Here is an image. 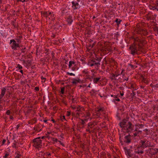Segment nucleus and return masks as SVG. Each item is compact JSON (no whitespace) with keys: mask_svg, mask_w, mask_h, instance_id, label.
Masks as SVG:
<instances>
[{"mask_svg":"<svg viewBox=\"0 0 158 158\" xmlns=\"http://www.w3.org/2000/svg\"><path fill=\"white\" fill-rule=\"evenodd\" d=\"M143 43V41L139 38L137 37L134 40V43L131 46L129 49L131 54L134 55L137 53V51H142L143 48L140 44Z\"/></svg>","mask_w":158,"mask_h":158,"instance_id":"nucleus-1","label":"nucleus"},{"mask_svg":"<svg viewBox=\"0 0 158 158\" xmlns=\"http://www.w3.org/2000/svg\"><path fill=\"white\" fill-rule=\"evenodd\" d=\"M119 125L123 130L125 132H130L134 130V126L130 121L124 119L120 123Z\"/></svg>","mask_w":158,"mask_h":158,"instance_id":"nucleus-2","label":"nucleus"},{"mask_svg":"<svg viewBox=\"0 0 158 158\" xmlns=\"http://www.w3.org/2000/svg\"><path fill=\"white\" fill-rule=\"evenodd\" d=\"M124 71V70H122V72L120 74L118 73L117 71L115 72L114 74L112 73L110 76V79L113 81L117 82L118 81H121L122 79L119 76L121 74H123V72Z\"/></svg>","mask_w":158,"mask_h":158,"instance_id":"nucleus-3","label":"nucleus"},{"mask_svg":"<svg viewBox=\"0 0 158 158\" xmlns=\"http://www.w3.org/2000/svg\"><path fill=\"white\" fill-rule=\"evenodd\" d=\"M100 60H98L94 59L89 61L88 65L91 67L94 66L95 68L97 69L100 65Z\"/></svg>","mask_w":158,"mask_h":158,"instance_id":"nucleus-4","label":"nucleus"},{"mask_svg":"<svg viewBox=\"0 0 158 158\" xmlns=\"http://www.w3.org/2000/svg\"><path fill=\"white\" fill-rule=\"evenodd\" d=\"M43 15L47 19H48L52 21L55 20V16L53 12H45L43 13Z\"/></svg>","mask_w":158,"mask_h":158,"instance_id":"nucleus-5","label":"nucleus"},{"mask_svg":"<svg viewBox=\"0 0 158 158\" xmlns=\"http://www.w3.org/2000/svg\"><path fill=\"white\" fill-rule=\"evenodd\" d=\"M42 141L40 137L34 139L33 142V146L37 148L41 147L42 146Z\"/></svg>","mask_w":158,"mask_h":158,"instance_id":"nucleus-6","label":"nucleus"},{"mask_svg":"<svg viewBox=\"0 0 158 158\" xmlns=\"http://www.w3.org/2000/svg\"><path fill=\"white\" fill-rule=\"evenodd\" d=\"M10 44H11V48L14 50H16L19 47V45L18 43H16V41L14 40H10Z\"/></svg>","mask_w":158,"mask_h":158,"instance_id":"nucleus-7","label":"nucleus"},{"mask_svg":"<svg viewBox=\"0 0 158 158\" xmlns=\"http://www.w3.org/2000/svg\"><path fill=\"white\" fill-rule=\"evenodd\" d=\"M140 143L141 144V147L143 148H146L150 146L151 145L150 142L146 140H141Z\"/></svg>","mask_w":158,"mask_h":158,"instance_id":"nucleus-8","label":"nucleus"},{"mask_svg":"<svg viewBox=\"0 0 158 158\" xmlns=\"http://www.w3.org/2000/svg\"><path fill=\"white\" fill-rule=\"evenodd\" d=\"M103 111V108L101 107H99L96 109L95 110V113L97 117H99L101 114V113Z\"/></svg>","mask_w":158,"mask_h":158,"instance_id":"nucleus-9","label":"nucleus"},{"mask_svg":"<svg viewBox=\"0 0 158 158\" xmlns=\"http://www.w3.org/2000/svg\"><path fill=\"white\" fill-rule=\"evenodd\" d=\"M72 7L73 9L76 10L80 8V6L79 5L78 2L76 1H72Z\"/></svg>","mask_w":158,"mask_h":158,"instance_id":"nucleus-10","label":"nucleus"},{"mask_svg":"<svg viewBox=\"0 0 158 158\" xmlns=\"http://www.w3.org/2000/svg\"><path fill=\"white\" fill-rule=\"evenodd\" d=\"M131 136L129 135L125 136L124 137V142L127 143H130L131 142Z\"/></svg>","mask_w":158,"mask_h":158,"instance_id":"nucleus-11","label":"nucleus"},{"mask_svg":"<svg viewBox=\"0 0 158 158\" xmlns=\"http://www.w3.org/2000/svg\"><path fill=\"white\" fill-rule=\"evenodd\" d=\"M150 152L152 155H155L158 152V149L152 148L150 149Z\"/></svg>","mask_w":158,"mask_h":158,"instance_id":"nucleus-12","label":"nucleus"},{"mask_svg":"<svg viewBox=\"0 0 158 158\" xmlns=\"http://www.w3.org/2000/svg\"><path fill=\"white\" fill-rule=\"evenodd\" d=\"M6 91L5 88H3L1 89V93L0 95V99H1L5 95Z\"/></svg>","mask_w":158,"mask_h":158,"instance_id":"nucleus-13","label":"nucleus"},{"mask_svg":"<svg viewBox=\"0 0 158 158\" xmlns=\"http://www.w3.org/2000/svg\"><path fill=\"white\" fill-rule=\"evenodd\" d=\"M66 21L68 24H71L73 21L72 17L71 16H69L67 19Z\"/></svg>","mask_w":158,"mask_h":158,"instance_id":"nucleus-14","label":"nucleus"},{"mask_svg":"<svg viewBox=\"0 0 158 158\" xmlns=\"http://www.w3.org/2000/svg\"><path fill=\"white\" fill-rule=\"evenodd\" d=\"M81 81L79 79H73L72 81V83L73 84H77L78 83L80 82Z\"/></svg>","mask_w":158,"mask_h":158,"instance_id":"nucleus-15","label":"nucleus"},{"mask_svg":"<svg viewBox=\"0 0 158 158\" xmlns=\"http://www.w3.org/2000/svg\"><path fill=\"white\" fill-rule=\"evenodd\" d=\"M95 126L94 122H90L88 124V127L89 128H90V129L93 128Z\"/></svg>","mask_w":158,"mask_h":158,"instance_id":"nucleus-16","label":"nucleus"},{"mask_svg":"<svg viewBox=\"0 0 158 158\" xmlns=\"http://www.w3.org/2000/svg\"><path fill=\"white\" fill-rule=\"evenodd\" d=\"M100 79V77L94 78V79L93 82L94 83H97L98 82H99Z\"/></svg>","mask_w":158,"mask_h":158,"instance_id":"nucleus-17","label":"nucleus"},{"mask_svg":"<svg viewBox=\"0 0 158 158\" xmlns=\"http://www.w3.org/2000/svg\"><path fill=\"white\" fill-rule=\"evenodd\" d=\"M22 38V36H17L15 39L17 42L19 43H20Z\"/></svg>","mask_w":158,"mask_h":158,"instance_id":"nucleus-18","label":"nucleus"},{"mask_svg":"<svg viewBox=\"0 0 158 158\" xmlns=\"http://www.w3.org/2000/svg\"><path fill=\"white\" fill-rule=\"evenodd\" d=\"M135 131H136V132H135L133 134L135 136H137L138 134H139V133L141 132V131H137L136 129H135Z\"/></svg>","mask_w":158,"mask_h":158,"instance_id":"nucleus-19","label":"nucleus"},{"mask_svg":"<svg viewBox=\"0 0 158 158\" xmlns=\"http://www.w3.org/2000/svg\"><path fill=\"white\" fill-rule=\"evenodd\" d=\"M88 119V118L84 119H80V120L81 121V123L82 124L84 125L85 124V122H87V121Z\"/></svg>","mask_w":158,"mask_h":158,"instance_id":"nucleus-20","label":"nucleus"},{"mask_svg":"<svg viewBox=\"0 0 158 158\" xmlns=\"http://www.w3.org/2000/svg\"><path fill=\"white\" fill-rule=\"evenodd\" d=\"M75 64V62L74 61H70L69 62V68H70L72 66L73 64Z\"/></svg>","mask_w":158,"mask_h":158,"instance_id":"nucleus-21","label":"nucleus"},{"mask_svg":"<svg viewBox=\"0 0 158 158\" xmlns=\"http://www.w3.org/2000/svg\"><path fill=\"white\" fill-rule=\"evenodd\" d=\"M135 153L139 154H142L143 153V150H140V151L139 150H136L135 151Z\"/></svg>","mask_w":158,"mask_h":158,"instance_id":"nucleus-22","label":"nucleus"},{"mask_svg":"<svg viewBox=\"0 0 158 158\" xmlns=\"http://www.w3.org/2000/svg\"><path fill=\"white\" fill-rule=\"evenodd\" d=\"M84 74L86 75V76L88 75V72L86 70H84L82 71Z\"/></svg>","mask_w":158,"mask_h":158,"instance_id":"nucleus-23","label":"nucleus"},{"mask_svg":"<svg viewBox=\"0 0 158 158\" xmlns=\"http://www.w3.org/2000/svg\"><path fill=\"white\" fill-rule=\"evenodd\" d=\"M122 21L121 20L119 19H116V20L115 21V22H116L117 23V24L118 25L119 24H120V22Z\"/></svg>","mask_w":158,"mask_h":158,"instance_id":"nucleus-24","label":"nucleus"},{"mask_svg":"<svg viewBox=\"0 0 158 158\" xmlns=\"http://www.w3.org/2000/svg\"><path fill=\"white\" fill-rule=\"evenodd\" d=\"M90 116V113L89 112V111L87 112H86V118H88V119H89V116Z\"/></svg>","mask_w":158,"mask_h":158,"instance_id":"nucleus-25","label":"nucleus"},{"mask_svg":"<svg viewBox=\"0 0 158 158\" xmlns=\"http://www.w3.org/2000/svg\"><path fill=\"white\" fill-rule=\"evenodd\" d=\"M60 119L62 121L64 120H65V117L64 116H62L60 117Z\"/></svg>","mask_w":158,"mask_h":158,"instance_id":"nucleus-26","label":"nucleus"},{"mask_svg":"<svg viewBox=\"0 0 158 158\" xmlns=\"http://www.w3.org/2000/svg\"><path fill=\"white\" fill-rule=\"evenodd\" d=\"M123 78L124 81H127L128 79V78L126 77L124 74H123Z\"/></svg>","mask_w":158,"mask_h":158,"instance_id":"nucleus-27","label":"nucleus"},{"mask_svg":"<svg viewBox=\"0 0 158 158\" xmlns=\"http://www.w3.org/2000/svg\"><path fill=\"white\" fill-rule=\"evenodd\" d=\"M16 156H15V158H20L21 156L20 154L19 153L16 154Z\"/></svg>","mask_w":158,"mask_h":158,"instance_id":"nucleus-28","label":"nucleus"},{"mask_svg":"<svg viewBox=\"0 0 158 158\" xmlns=\"http://www.w3.org/2000/svg\"><path fill=\"white\" fill-rule=\"evenodd\" d=\"M135 126H138L139 128H142L143 127V125L142 124H138V125H136Z\"/></svg>","mask_w":158,"mask_h":158,"instance_id":"nucleus-29","label":"nucleus"},{"mask_svg":"<svg viewBox=\"0 0 158 158\" xmlns=\"http://www.w3.org/2000/svg\"><path fill=\"white\" fill-rule=\"evenodd\" d=\"M17 68H18L19 69H22L23 68L22 66L19 64H18L16 67Z\"/></svg>","mask_w":158,"mask_h":158,"instance_id":"nucleus-30","label":"nucleus"},{"mask_svg":"<svg viewBox=\"0 0 158 158\" xmlns=\"http://www.w3.org/2000/svg\"><path fill=\"white\" fill-rule=\"evenodd\" d=\"M9 153L6 152V153H5L4 156H3V157L5 158H8V156H9Z\"/></svg>","mask_w":158,"mask_h":158,"instance_id":"nucleus-31","label":"nucleus"},{"mask_svg":"<svg viewBox=\"0 0 158 158\" xmlns=\"http://www.w3.org/2000/svg\"><path fill=\"white\" fill-rule=\"evenodd\" d=\"M64 89L65 88L64 87H63L61 89V92L63 94L64 93Z\"/></svg>","mask_w":158,"mask_h":158,"instance_id":"nucleus-32","label":"nucleus"},{"mask_svg":"<svg viewBox=\"0 0 158 158\" xmlns=\"http://www.w3.org/2000/svg\"><path fill=\"white\" fill-rule=\"evenodd\" d=\"M113 101L114 102H115L116 101L119 102L120 101V99L119 98L116 99H115L113 100Z\"/></svg>","mask_w":158,"mask_h":158,"instance_id":"nucleus-33","label":"nucleus"},{"mask_svg":"<svg viewBox=\"0 0 158 158\" xmlns=\"http://www.w3.org/2000/svg\"><path fill=\"white\" fill-rule=\"evenodd\" d=\"M6 114L8 115H9L10 114V111L9 110H7Z\"/></svg>","mask_w":158,"mask_h":158,"instance_id":"nucleus-34","label":"nucleus"},{"mask_svg":"<svg viewBox=\"0 0 158 158\" xmlns=\"http://www.w3.org/2000/svg\"><path fill=\"white\" fill-rule=\"evenodd\" d=\"M68 73L69 75H71V76H75V74H74V73Z\"/></svg>","mask_w":158,"mask_h":158,"instance_id":"nucleus-35","label":"nucleus"},{"mask_svg":"<svg viewBox=\"0 0 158 158\" xmlns=\"http://www.w3.org/2000/svg\"><path fill=\"white\" fill-rule=\"evenodd\" d=\"M90 128H89L88 127L86 129V131H87L89 132V133H90Z\"/></svg>","mask_w":158,"mask_h":158,"instance_id":"nucleus-36","label":"nucleus"},{"mask_svg":"<svg viewBox=\"0 0 158 158\" xmlns=\"http://www.w3.org/2000/svg\"><path fill=\"white\" fill-rule=\"evenodd\" d=\"M70 115V113L69 112L67 111V112L66 115L67 116H69Z\"/></svg>","mask_w":158,"mask_h":158,"instance_id":"nucleus-37","label":"nucleus"},{"mask_svg":"<svg viewBox=\"0 0 158 158\" xmlns=\"http://www.w3.org/2000/svg\"><path fill=\"white\" fill-rule=\"evenodd\" d=\"M25 49H26L25 48H22L21 50V51H22V52H25Z\"/></svg>","mask_w":158,"mask_h":158,"instance_id":"nucleus-38","label":"nucleus"},{"mask_svg":"<svg viewBox=\"0 0 158 158\" xmlns=\"http://www.w3.org/2000/svg\"><path fill=\"white\" fill-rule=\"evenodd\" d=\"M35 89L36 91H38L39 90V88L38 87H36L35 88Z\"/></svg>","mask_w":158,"mask_h":158,"instance_id":"nucleus-39","label":"nucleus"},{"mask_svg":"<svg viewBox=\"0 0 158 158\" xmlns=\"http://www.w3.org/2000/svg\"><path fill=\"white\" fill-rule=\"evenodd\" d=\"M6 140L5 139H4L3 140V141L2 142V145H4L5 144V143L6 142Z\"/></svg>","mask_w":158,"mask_h":158,"instance_id":"nucleus-40","label":"nucleus"},{"mask_svg":"<svg viewBox=\"0 0 158 158\" xmlns=\"http://www.w3.org/2000/svg\"><path fill=\"white\" fill-rule=\"evenodd\" d=\"M58 142H59L62 146H64V144L61 142L60 141H58Z\"/></svg>","mask_w":158,"mask_h":158,"instance_id":"nucleus-41","label":"nucleus"},{"mask_svg":"<svg viewBox=\"0 0 158 158\" xmlns=\"http://www.w3.org/2000/svg\"><path fill=\"white\" fill-rule=\"evenodd\" d=\"M81 110V109L80 107H77L76 110L77 111H80Z\"/></svg>","mask_w":158,"mask_h":158,"instance_id":"nucleus-42","label":"nucleus"},{"mask_svg":"<svg viewBox=\"0 0 158 158\" xmlns=\"http://www.w3.org/2000/svg\"><path fill=\"white\" fill-rule=\"evenodd\" d=\"M19 126H20V125H17V126H16V128H17V129H18L19 128Z\"/></svg>","mask_w":158,"mask_h":158,"instance_id":"nucleus-43","label":"nucleus"},{"mask_svg":"<svg viewBox=\"0 0 158 158\" xmlns=\"http://www.w3.org/2000/svg\"><path fill=\"white\" fill-rule=\"evenodd\" d=\"M19 72L22 74H23V71L22 70H20Z\"/></svg>","mask_w":158,"mask_h":158,"instance_id":"nucleus-44","label":"nucleus"},{"mask_svg":"<svg viewBox=\"0 0 158 158\" xmlns=\"http://www.w3.org/2000/svg\"><path fill=\"white\" fill-rule=\"evenodd\" d=\"M10 119H13V118L12 116H10Z\"/></svg>","mask_w":158,"mask_h":158,"instance_id":"nucleus-45","label":"nucleus"},{"mask_svg":"<svg viewBox=\"0 0 158 158\" xmlns=\"http://www.w3.org/2000/svg\"><path fill=\"white\" fill-rule=\"evenodd\" d=\"M143 80L144 81V82H145V78L144 77H143Z\"/></svg>","mask_w":158,"mask_h":158,"instance_id":"nucleus-46","label":"nucleus"},{"mask_svg":"<svg viewBox=\"0 0 158 158\" xmlns=\"http://www.w3.org/2000/svg\"><path fill=\"white\" fill-rule=\"evenodd\" d=\"M90 85H91V83H90L89 85H88V87H89L90 88L91 87L90 86Z\"/></svg>","mask_w":158,"mask_h":158,"instance_id":"nucleus-47","label":"nucleus"},{"mask_svg":"<svg viewBox=\"0 0 158 158\" xmlns=\"http://www.w3.org/2000/svg\"><path fill=\"white\" fill-rule=\"evenodd\" d=\"M52 121L54 123L55 122V121L54 120V119H53L52 120Z\"/></svg>","mask_w":158,"mask_h":158,"instance_id":"nucleus-48","label":"nucleus"},{"mask_svg":"<svg viewBox=\"0 0 158 158\" xmlns=\"http://www.w3.org/2000/svg\"><path fill=\"white\" fill-rule=\"evenodd\" d=\"M156 7H157V6H158V2L156 5Z\"/></svg>","mask_w":158,"mask_h":158,"instance_id":"nucleus-49","label":"nucleus"},{"mask_svg":"<svg viewBox=\"0 0 158 158\" xmlns=\"http://www.w3.org/2000/svg\"><path fill=\"white\" fill-rule=\"evenodd\" d=\"M45 78L43 77H41V79H45Z\"/></svg>","mask_w":158,"mask_h":158,"instance_id":"nucleus-50","label":"nucleus"},{"mask_svg":"<svg viewBox=\"0 0 158 158\" xmlns=\"http://www.w3.org/2000/svg\"><path fill=\"white\" fill-rule=\"evenodd\" d=\"M130 66L132 67L133 68V65L132 64H130Z\"/></svg>","mask_w":158,"mask_h":158,"instance_id":"nucleus-51","label":"nucleus"},{"mask_svg":"<svg viewBox=\"0 0 158 158\" xmlns=\"http://www.w3.org/2000/svg\"><path fill=\"white\" fill-rule=\"evenodd\" d=\"M156 9H157V8H154V7L153 8V10H154Z\"/></svg>","mask_w":158,"mask_h":158,"instance_id":"nucleus-52","label":"nucleus"},{"mask_svg":"<svg viewBox=\"0 0 158 158\" xmlns=\"http://www.w3.org/2000/svg\"><path fill=\"white\" fill-rule=\"evenodd\" d=\"M44 122L45 123H46L47 122V120H44Z\"/></svg>","mask_w":158,"mask_h":158,"instance_id":"nucleus-53","label":"nucleus"},{"mask_svg":"<svg viewBox=\"0 0 158 158\" xmlns=\"http://www.w3.org/2000/svg\"><path fill=\"white\" fill-rule=\"evenodd\" d=\"M121 95L122 96H123V93H121Z\"/></svg>","mask_w":158,"mask_h":158,"instance_id":"nucleus-54","label":"nucleus"},{"mask_svg":"<svg viewBox=\"0 0 158 158\" xmlns=\"http://www.w3.org/2000/svg\"><path fill=\"white\" fill-rule=\"evenodd\" d=\"M58 140H57V139H55V141H56V142H58Z\"/></svg>","mask_w":158,"mask_h":158,"instance_id":"nucleus-55","label":"nucleus"},{"mask_svg":"<svg viewBox=\"0 0 158 158\" xmlns=\"http://www.w3.org/2000/svg\"><path fill=\"white\" fill-rule=\"evenodd\" d=\"M72 108H73V109H75L76 108L75 107H72Z\"/></svg>","mask_w":158,"mask_h":158,"instance_id":"nucleus-56","label":"nucleus"},{"mask_svg":"<svg viewBox=\"0 0 158 158\" xmlns=\"http://www.w3.org/2000/svg\"><path fill=\"white\" fill-rule=\"evenodd\" d=\"M10 143V142H9V140H8V144H9V143Z\"/></svg>","mask_w":158,"mask_h":158,"instance_id":"nucleus-57","label":"nucleus"},{"mask_svg":"<svg viewBox=\"0 0 158 158\" xmlns=\"http://www.w3.org/2000/svg\"><path fill=\"white\" fill-rule=\"evenodd\" d=\"M48 156H50L51 155V154L50 153H48Z\"/></svg>","mask_w":158,"mask_h":158,"instance_id":"nucleus-58","label":"nucleus"},{"mask_svg":"<svg viewBox=\"0 0 158 158\" xmlns=\"http://www.w3.org/2000/svg\"><path fill=\"white\" fill-rule=\"evenodd\" d=\"M80 0H77V2H79L80 1Z\"/></svg>","mask_w":158,"mask_h":158,"instance_id":"nucleus-59","label":"nucleus"},{"mask_svg":"<svg viewBox=\"0 0 158 158\" xmlns=\"http://www.w3.org/2000/svg\"><path fill=\"white\" fill-rule=\"evenodd\" d=\"M25 0H24L23 1H22V2H25Z\"/></svg>","mask_w":158,"mask_h":158,"instance_id":"nucleus-60","label":"nucleus"},{"mask_svg":"<svg viewBox=\"0 0 158 158\" xmlns=\"http://www.w3.org/2000/svg\"><path fill=\"white\" fill-rule=\"evenodd\" d=\"M156 9L157 10V11H158V8H157V9Z\"/></svg>","mask_w":158,"mask_h":158,"instance_id":"nucleus-61","label":"nucleus"},{"mask_svg":"<svg viewBox=\"0 0 158 158\" xmlns=\"http://www.w3.org/2000/svg\"><path fill=\"white\" fill-rule=\"evenodd\" d=\"M1 0H0V3H1Z\"/></svg>","mask_w":158,"mask_h":158,"instance_id":"nucleus-62","label":"nucleus"},{"mask_svg":"<svg viewBox=\"0 0 158 158\" xmlns=\"http://www.w3.org/2000/svg\"><path fill=\"white\" fill-rule=\"evenodd\" d=\"M111 96L112 97V96H113V95H111Z\"/></svg>","mask_w":158,"mask_h":158,"instance_id":"nucleus-63","label":"nucleus"},{"mask_svg":"<svg viewBox=\"0 0 158 158\" xmlns=\"http://www.w3.org/2000/svg\"><path fill=\"white\" fill-rule=\"evenodd\" d=\"M0 158H1L0 157Z\"/></svg>","mask_w":158,"mask_h":158,"instance_id":"nucleus-64","label":"nucleus"}]
</instances>
